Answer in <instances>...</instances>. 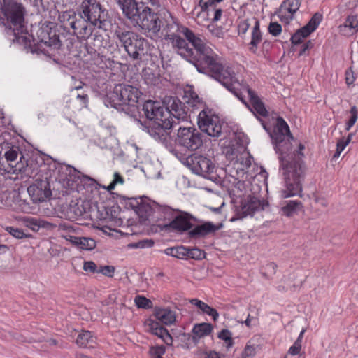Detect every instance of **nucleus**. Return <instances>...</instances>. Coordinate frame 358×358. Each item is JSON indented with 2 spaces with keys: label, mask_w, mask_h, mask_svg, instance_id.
I'll use <instances>...</instances> for the list:
<instances>
[{
  "label": "nucleus",
  "mask_w": 358,
  "mask_h": 358,
  "mask_svg": "<svg viewBox=\"0 0 358 358\" xmlns=\"http://www.w3.org/2000/svg\"><path fill=\"white\" fill-rule=\"evenodd\" d=\"M38 42L37 45L29 47L31 53L37 55L43 54L45 55H49L48 51H47L43 45L48 47L53 48L54 49L59 48L61 42L59 36L57 34L56 31L50 29L48 27L45 28H41L38 33Z\"/></svg>",
  "instance_id": "10"
},
{
  "label": "nucleus",
  "mask_w": 358,
  "mask_h": 358,
  "mask_svg": "<svg viewBox=\"0 0 358 358\" xmlns=\"http://www.w3.org/2000/svg\"><path fill=\"white\" fill-rule=\"evenodd\" d=\"M301 349V343H299V341H296L292 346L289 349V353L292 355H296L299 354Z\"/></svg>",
  "instance_id": "51"
},
{
  "label": "nucleus",
  "mask_w": 358,
  "mask_h": 358,
  "mask_svg": "<svg viewBox=\"0 0 358 358\" xmlns=\"http://www.w3.org/2000/svg\"><path fill=\"white\" fill-rule=\"evenodd\" d=\"M355 80L354 73L352 70V67H350V69L347 70L345 72V81L347 85L352 84Z\"/></svg>",
  "instance_id": "52"
},
{
  "label": "nucleus",
  "mask_w": 358,
  "mask_h": 358,
  "mask_svg": "<svg viewBox=\"0 0 358 358\" xmlns=\"http://www.w3.org/2000/svg\"><path fill=\"white\" fill-rule=\"evenodd\" d=\"M134 301L137 307L141 308H150L152 305L150 299L139 295L135 297Z\"/></svg>",
  "instance_id": "38"
},
{
  "label": "nucleus",
  "mask_w": 358,
  "mask_h": 358,
  "mask_svg": "<svg viewBox=\"0 0 358 358\" xmlns=\"http://www.w3.org/2000/svg\"><path fill=\"white\" fill-rule=\"evenodd\" d=\"M339 31L341 34L346 36H349L353 34L352 31H350L349 27H348L345 24L339 26Z\"/></svg>",
  "instance_id": "54"
},
{
  "label": "nucleus",
  "mask_w": 358,
  "mask_h": 358,
  "mask_svg": "<svg viewBox=\"0 0 358 358\" xmlns=\"http://www.w3.org/2000/svg\"><path fill=\"white\" fill-rule=\"evenodd\" d=\"M18 155L17 148H10L5 152V158L8 162H14L17 159Z\"/></svg>",
  "instance_id": "48"
},
{
  "label": "nucleus",
  "mask_w": 358,
  "mask_h": 358,
  "mask_svg": "<svg viewBox=\"0 0 358 358\" xmlns=\"http://www.w3.org/2000/svg\"><path fill=\"white\" fill-rule=\"evenodd\" d=\"M79 11V14L88 20L90 24L99 29L104 28L109 22L108 10L97 0H83Z\"/></svg>",
  "instance_id": "6"
},
{
  "label": "nucleus",
  "mask_w": 358,
  "mask_h": 358,
  "mask_svg": "<svg viewBox=\"0 0 358 358\" xmlns=\"http://www.w3.org/2000/svg\"><path fill=\"white\" fill-rule=\"evenodd\" d=\"M142 110L150 120L145 126L147 132L170 152H174V141L171 136L173 122L166 119L165 108L159 102L149 100L144 103Z\"/></svg>",
  "instance_id": "3"
},
{
  "label": "nucleus",
  "mask_w": 358,
  "mask_h": 358,
  "mask_svg": "<svg viewBox=\"0 0 358 358\" xmlns=\"http://www.w3.org/2000/svg\"><path fill=\"white\" fill-rule=\"evenodd\" d=\"M157 320L166 325L172 324L176 321L175 313L167 308H159L155 310Z\"/></svg>",
  "instance_id": "28"
},
{
  "label": "nucleus",
  "mask_w": 358,
  "mask_h": 358,
  "mask_svg": "<svg viewBox=\"0 0 358 358\" xmlns=\"http://www.w3.org/2000/svg\"><path fill=\"white\" fill-rule=\"evenodd\" d=\"M246 92L252 106L251 110L255 115L261 117H266L268 111L265 108L264 103L260 100L256 93L252 90L249 87H246Z\"/></svg>",
  "instance_id": "24"
},
{
  "label": "nucleus",
  "mask_w": 358,
  "mask_h": 358,
  "mask_svg": "<svg viewBox=\"0 0 358 358\" xmlns=\"http://www.w3.org/2000/svg\"><path fill=\"white\" fill-rule=\"evenodd\" d=\"M115 185H116L114 182H111L110 184L107 187H106V189L108 192H111L113 189H114Z\"/></svg>",
  "instance_id": "63"
},
{
  "label": "nucleus",
  "mask_w": 358,
  "mask_h": 358,
  "mask_svg": "<svg viewBox=\"0 0 358 358\" xmlns=\"http://www.w3.org/2000/svg\"><path fill=\"white\" fill-rule=\"evenodd\" d=\"M321 20L322 15L318 13H315L306 25L298 29L296 33L292 36V43L295 45L300 44L304 38L308 36L317 29Z\"/></svg>",
  "instance_id": "15"
},
{
  "label": "nucleus",
  "mask_w": 358,
  "mask_h": 358,
  "mask_svg": "<svg viewBox=\"0 0 358 358\" xmlns=\"http://www.w3.org/2000/svg\"><path fill=\"white\" fill-rule=\"evenodd\" d=\"M114 36L133 59H141L145 55L147 41L138 34L119 29Z\"/></svg>",
  "instance_id": "5"
},
{
  "label": "nucleus",
  "mask_w": 358,
  "mask_h": 358,
  "mask_svg": "<svg viewBox=\"0 0 358 358\" xmlns=\"http://www.w3.org/2000/svg\"><path fill=\"white\" fill-rule=\"evenodd\" d=\"M255 24L252 31L251 41L249 44V50L252 53H256L257 50V45L262 41V33L259 29V22L253 18Z\"/></svg>",
  "instance_id": "29"
},
{
  "label": "nucleus",
  "mask_w": 358,
  "mask_h": 358,
  "mask_svg": "<svg viewBox=\"0 0 358 358\" xmlns=\"http://www.w3.org/2000/svg\"><path fill=\"white\" fill-rule=\"evenodd\" d=\"M201 358H220V354L215 351H210L201 355Z\"/></svg>",
  "instance_id": "57"
},
{
  "label": "nucleus",
  "mask_w": 358,
  "mask_h": 358,
  "mask_svg": "<svg viewBox=\"0 0 358 358\" xmlns=\"http://www.w3.org/2000/svg\"><path fill=\"white\" fill-rule=\"evenodd\" d=\"M184 100L192 109H201L202 110L208 108L199 95L192 90L185 92Z\"/></svg>",
  "instance_id": "26"
},
{
  "label": "nucleus",
  "mask_w": 358,
  "mask_h": 358,
  "mask_svg": "<svg viewBox=\"0 0 358 358\" xmlns=\"http://www.w3.org/2000/svg\"><path fill=\"white\" fill-rule=\"evenodd\" d=\"M212 10L214 11L213 22H217L220 20L222 14V10L221 8H215V9H213Z\"/></svg>",
  "instance_id": "58"
},
{
  "label": "nucleus",
  "mask_w": 358,
  "mask_h": 358,
  "mask_svg": "<svg viewBox=\"0 0 358 358\" xmlns=\"http://www.w3.org/2000/svg\"><path fill=\"white\" fill-rule=\"evenodd\" d=\"M350 112L351 116L346 124L345 129L347 131H349L350 129V128L355 124V122L357 120V116H358V110L355 106H354L351 108Z\"/></svg>",
  "instance_id": "42"
},
{
  "label": "nucleus",
  "mask_w": 358,
  "mask_h": 358,
  "mask_svg": "<svg viewBox=\"0 0 358 358\" xmlns=\"http://www.w3.org/2000/svg\"><path fill=\"white\" fill-rule=\"evenodd\" d=\"M190 303L192 305L196 306L197 308H199L203 313H206L210 316H211L214 321H216L219 317V314L217 311L209 306L206 303L197 299H192L189 301Z\"/></svg>",
  "instance_id": "30"
},
{
  "label": "nucleus",
  "mask_w": 358,
  "mask_h": 358,
  "mask_svg": "<svg viewBox=\"0 0 358 358\" xmlns=\"http://www.w3.org/2000/svg\"><path fill=\"white\" fill-rule=\"evenodd\" d=\"M231 336V332L227 329H222L218 334V338L225 342L227 348L232 347L234 344Z\"/></svg>",
  "instance_id": "37"
},
{
  "label": "nucleus",
  "mask_w": 358,
  "mask_h": 358,
  "mask_svg": "<svg viewBox=\"0 0 358 358\" xmlns=\"http://www.w3.org/2000/svg\"><path fill=\"white\" fill-rule=\"evenodd\" d=\"M83 270L92 273H98L99 267L92 261L85 262L83 264Z\"/></svg>",
  "instance_id": "46"
},
{
  "label": "nucleus",
  "mask_w": 358,
  "mask_h": 358,
  "mask_svg": "<svg viewBox=\"0 0 358 358\" xmlns=\"http://www.w3.org/2000/svg\"><path fill=\"white\" fill-rule=\"evenodd\" d=\"M215 4L213 0H200L199 3L201 12H209L215 9Z\"/></svg>",
  "instance_id": "41"
},
{
  "label": "nucleus",
  "mask_w": 358,
  "mask_h": 358,
  "mask_svg": "<svg viewBox=\"0 0 358 358\" xmlns=\"http://www.w3.org/2000/svg\"><path fill=\"white\" fill-rule=\"evenodd\" d=\"M250 26V23L249 22V20H245L240 23L238 27H239L240 31H241L242 33L244 34L248 31Z\"/></svg>",
  "instance_id": "56"
},
{
  "label": "nucleus",
  "mask_w": 358,
  "mask_h": 358,
  "mask_svg": "<svg viewBox=\"0 0 358 358\" xmlns=\"http://www.w3.org/2000/svg\"><path fill=\"white\" fill-rule=\"evenodd\" d=\"M154 245V241L152 239H143L139 241L137 243H133L131 245L133 248H151Z\"/></svg>",
  "instance_id": "45"
},
{
  "label": "nucleus",
  "mask_w": 358,
  "mask_h": 358,
  "mask_svg": "<svg viewBox=\"0 0 358 358\" xmlns=\"http://www.w3.org/2000/svg\"><path fill=\"white\" fill-rule=\"evenodd\" d=\"M77 98L78 99H80L85 104L87 103V102L88 101V96L86 94H78L77 95Z\"/></svg>",
  "instance_id": "61"
},
{
  "label": "nucleus",
  "mask_w": 358,
  "mask_h": 358,
  "mask_svg": "<svg viewBox=\"0 0 358 358\" xmlns=\"http://www.w3.org/2000/svg\"><path fill=\"white\" fill-rule=\"evenodd\" d=\"M344 24H346L348 27H349L350 30L352 31L353 34L356 33L358 31V20L357 18V16H348L345 20Z\"/></svg>",
  "instance_id": "39"
},
{
  "label": "nucleus",
  "mask_w": 358,
  "mask_h": 358,
  "mask_svg": "<svg viewBox=\"0 0 358 358\" xmlns=\"http://www.w3.org/2000/svg\"><path fill=\"white\" fill-rule=\"evenodd\" d=\"M146 325L148 328V331L156 335L167 345H171L173 338L169 331L163 327L158 322L152 320H148L146 322Z\"/></svg>",
  "instance_id": "22"
},
{
  "label": "nucleus",
  "mask_w": 358,
  "mask_h": 358,
  "mask_svg": "<svg viewBox=\"0 0 358 358\" xmlns=\"http://www.w3.org/2000/svg\"><path fill=\"white\" fill-rule=\"evenodd\" d=\"M253 317H251L250 315H248L247 319L244 322H241L242 324H245L247 327H250L251 320L253 319Z\"/></svg>",
  "instance_id": "62"
},
{
  "label": "nucleus",
  "mask_w": 358,
  "mask_h": 358,
  "mask_svg": "<svg viewBox=\"0 0 358 358\" xmlns=\"http://www.w3.org/2000/svg\"><path fill=\"white\" fill-rule=\"evenodd\" d=\"M222 227V224L215 225L210 222H206L202 224L197 225L193 229L189 231L190 238H198L203 237L208 234L215 233Z\"/></svg>",
  "instance_id": "21"
},
{
  "label": "nucleus",
  "mask_w": 358,
  "mask_h": 358,
  "mask_svg": "<svg viewBox=\"0 0 358 358\" xmlns=\"http://www.w3.org/2000/svg\"><path fill=\"white\" fill-rule=\"evenodd\" d=\"M188 253L187 258H192L196 260H201L205 258L206 253L203 250L197 248H187Z\"/></svg>",
  "instance_id": "36"
},
{
  "label": "nucleus",
  "mask_w": 358,
  "mask_h": 358,
  "mask_svg": "<svg viewBox=\"0 0 358 358\" xmlns=\"http://www.w3.org/2000/svg\"><path fill=\"white\" fill-rule=\"evenodd\" d=\"M77 14L73 10H69L62 12L59 14L58 20L63 27L72 28L75 19L77 18Z\"/></svg>",
  "instance_id": "31"
},
{
  "label": "nucleus",
  "mask_w": 358,
  "mask_h": 358,
  "mask_svg": "<svg viewBox=\"0 0 358 358\" xmlns=\"http://www.w3.org/2000/svg\"><path fill=\"white\" fill-rule=\"evenodd\" d=\"M141 3L138 6L123 13L124 16L136 28L143 33H150L157 35L162 29V21L159 13H155L151 8Z\"/></svg>",
  "instance_id": "4"
},
{
  "label": "nucleus",
  "mask_w": 358,
  "mask_h": 358,
  "mask_svg": "<svg viewBox=\"0 0 358 358\" xmlns=\"http://www.w3.org/2000/svg\"><path fill=\"white\" fill-rule=\"evenodd\" d=\"M275 149L280 154V166L284 169L285 189L280 191V197H288L299 195L301 196L302 181L304 178L305 166L299 160H292L289 152L292 144L289 140L294 138L289 127L284 119L278 117L273 131L270 134Z\"/></svg>",
  "instance_id": "2"
},
{
  "label": "nucleus",
  "mask_w": 358,
  "mask_h": 358,
  "mask_svg": "<svg viewBox=\"0 0 358 358\" xmlns=\"http://www.w3.org/2000/svg\"><path fill=\"white\" fill-rule=\"evenodd\" d=\"M260 201L257 198L252 197L248 202L241 205V209L237 212L236 217H233L231 220L234 221L243 218L247 215H252L260 208Z\"/></svg>",
  "instance_id": "23"
},
{
  "label": "nucleus",
  "mask_w": 358,
  "mask_h": 358,
  "mask_svg": "<svg viewBox=\"0 0 358 358\" xmlns=\"http://www.w3.org/2000/svg\"><path fill=\"white\" fill-rule=\"evenodd\" d=\"M302 208V203L299 201H289L287 204L282 207L281 210L284 215L287 217L292 216L299 209Z\"/></svg>",
  "instance_id": "33"
},
{
  "label": "nucleus",
  "mask_w": 358,
  "mask_h": 358,
  "mask_svg": "<svg viewBox=\"0 0 358 358\" xmlns=\"http://www.w3.org/2000/svg\"><path fill=\"white\" fill-rule=\"evenodd\" d=\"M115 267L113 266H101L99 267L98 273H102L105 276L112 278L115 273Z\"/></svg>",
  "instance_id": "44"
},
{
  "label": "nucleus",
  "mask_w": 358,
  "mask_h": 358,
  "mask_svg": "<svg viewBox=\"0 0 358 358\" xmlns=\"http://www.w3.org/2000/svg\"><path fill=\"white\" fill-rule=\"evenodd\" d=\"M6 231L11 234L13 237L17 238H23L27 237V235L25 234L22 229L18 228L7 227H6Z\"/></svg>",
  "instance_id": "43"
},
{
  "label": "nucleus",
  "mask_w": 358,
  "mask_h": 358,
  "mask_svg": "<svg viewBox=\"0 0 358 358\" xmlns=\"http://www.w3.org/2000/svg\"><path fill=\"white\" fill-rule=\"evenodd\" d=\"M180 32L194 46V51L189 48L185 39L176 34L164 35V38L170 41L173 46L178 49V53L193 64L199 73L206 74L219 81L239 97V94L234 87L236 83L235 74L230 68L224 66L221 57L192 30L182 27Z\"/></svg>",
  "instance_id": "1"
},
{
  "label": "nucleus",
  "mask_w": 358,
  "mask_h": 358,
  "mask_svg": "<svg viewBox=\"0 0 358 358\" xmlns=\"http://www.w3.org/2000/svg\"><path fill=\"white\" fill-rule=\"evenodd\" d=\"M213 331V326L210 323L202 322L196 324L192 329L193 336H188V339H192L194 344H196L199 339L206 336H208Z\"/></svg>",
  "instance_id": "25"
},
{
  "label": "nucleus",
  "mask_w": 358,
  "mask_h": 358,
  "mask_svg": "<svg viewBox=\"0 0 358 358\" xmlns=\"http://www.w3.org/2000/svg\"><path fill=\"white\" fill-rule=\"evenodd\" d=\"M94 343V339L89 331H83L78 334L76 339L77 345L81 348H92Z\"/></svg>",
  "instance_id": "32"
},
{
  "label": "nucleus",
  "mask_w": 358,
  "mask_h": 358,
  "mask_svg": "<svg viewBox=\"0 0 358 358\" xmlns=\"http://www.w3.org/2000/svg\"><path fill=\"white\" fill-rule=\"evenodd\" d=\"M300 5V0H285L278 10V17L281 22L289 24Z\"/></svg>",
  "instance_id": "19"
},
{
  "label": "nucleus",
  "mask_w": 358,
  "mask_h": 358,
  "mask_svg": "<svg viewBox=\"0 0 358 358\" xmlns=\"http://www.w3.org/2000/svg\"><path fill=\"white\" fill-rule=\"evenodd\" d=\"M193 217L187 213H180L176 215L169 224H164L163 229L166 230H176L178 231H185L192 227L191 220Z\"/></svg>",
  "instance_id": "18"
},
{
  "label": "nucleus",
  "mask_w": 358,
  "mask_h": 358,
  "mask_svg": "<svg viewBox=\"0 0 358 358\" xmlns=\"http://www.w3.org/2000/svg\"><path fill=\"white\" fill-rule=\"evenodd\" d=\"M159 210L165 215H167V218L168 219H170L171 217H172L173 216V214L176 213V212H178V210H175V209H173L171 208V207L169 206H159Z\"/></svg>",
  "instance_id": "50"
},
{
  "label": "nucleus",
  "mask_w": 358,
  "mask_h": 358,
  "mask_svg": "<svg viewBox=\"0 0 358 358\" xmlns=\"http://www.w3.org/2000/svg\"><path fill=\"white\" fill-rule=\"evenodd\" d=\"M176 141L189 150H196L203 144L202 134L195 128L180 127Z\"/></svg>",
  "instance_id": "11"
},
{
  "label": "nucleus",
  "mask_w": 358,
  "mask_h": 358,
  "mask_svg": "<svg viewBox=\"0 0 358 358\" xmlns=\"http://www.w3.org/2000/svg\"><path fill=\"white\" fill-rule=\"evenodd\" d=\"M4 4L3 13L6 18V24L15 36L24 33V8L21 3L10 1L6 4V0H2Z\"/></svg>",
  "instance_id": "8"
},
{
  "label": "nucleus",
  "mask_w": 358,
  "mask_h": 358,
  "mask_svg": "<svg viewBox=\"0 0 358 358\" xmlns=\"http://www.w3.org/2000/svg\"><path fill=\"white\" fill-rule=\"evenodd\" d=\"M352 136H353V134L352 133L349 134V135L348 136L347 139L345 141H343V143L345 145H347L350 142Z\"/></svg>",
  "instance_id": "64"
},
{
  "label": "nucleus",
  "mask_w": 358,
  "mask_h": 358,
  "mask_svg": "<svg viewBox=\"0 0 358 358\" xmlns=\"http://www.w3.org/2000/svg\"><path fill=\"white\" fill-rule=\"evenodd\" d=\"M65 239L71 242L73 245L78 247V243L81 237H77L71 235H66L64 236Z\"/></svg>",
  "instance_id": "55"
},
{
  "label": "nucleus",
  "mask_w": 358,
  "mask_h": 358,
  "mask_svg": "<svg viewBox=\"0 0 358 358\" xmlns=\"http://www.w3.org/2000/svg\"><path fill=\"white\" fill-rule=\"evenodd\" d=\"M117 3L122 11V13L138 6L141 3H150L152 6L159 8L160 3L159 0H117Z\"/></svg>",
  "instance_id": "27"
},
{
  "label": "nucleus",
  "mask_w": 358,
  "mask_h": 358,
  "mask_svg": "<svg viewBox=\"0 0 358 358\" xmlns=\"http://www.w3.org/2000/svg\"><path fill=\"white\" fill-rule=\"evenodd\" d=\"M223 124L220 117L209 108L201 110L198 115L199 128L211 137L218 138L221 136Z\"/></svg>",
  "instance_id": "9"
},
{
  "label": "nucleus",
  "mask_w": 358,
  "mask_h": 358,
  "mask_svg": "<svg viewBox=\"0 0 358 358\" xmlns=\"http://www.w3.org/2000/svg\"><path fill=\"white\" fill-rule=\"evenodd\" d=\"M252 157L250 153L244 151L232 161V169L238 178L247 179L248 173L252 166Z\"/></svg>",
  "instance_id": "14"
},
{
  "label": "nucleus",
  "mask_w": 358,
  "mask_h": 358,
  "mask_svg": "<svg viewBox=\"0 0 358 358\" xmlns=\"http://www.w3.org/2000/svg\"><path fill=\"white\" fill-rule=\"evenodd\" d=\"M276 268L277 265L274 262H269L265 266V269L268 271H270L271 274L275 273Z\"/></svg>",
  "instance_id": "59"
},
{
  "label": "nucleus",
  "mask_w": 358,
  "mask_h": 358,
  "mask_svg": "<svg viewBox=\"0 0 358 358\" xmlns=\"http://www.w3.org/2000/svg\"><path fill=\"white\" fill-rule=\"evenodd\" d=\"M268 31L274 36H278L282 31V27L278 22H271L268 26Z\"/></svg>",
  "instance_id": "47"
},
{
  "label": "nucleus",
  "mask_w": 358,
  "mask_h": 358,
  "mask_svg": "<svg viewBox=\"0 0 358 358\" xmlns=\"http://www.w3.org/2000/svg\"><path fill=\"white\" fill-rule=\"evenodd\" d=\"M166 119L174 124H178L181 121H187L189 115V109L177 97H171L166 103L165 108Z\"/></svg>",
  "instance_id": "12"
},
{
  "label": "nucleus",
  "mask_w": 358,
  "mask_h": 358,
  "mask_svg": "<svg viewBox=\"0 0 358 358\" xmlns=\"http://www.w3.org/2000/svg\"><path fill=\"white\" fill-rule=\"evenodd\" d=\"M96 247V242L94 239L86 237H81L78 243V248L83 250H92Z\"/></svg>",
  "instance_id": "35"
},
{
  "label": "nucleus",
  "mask_w": 358,
  "mask_h": 358,
  "mask_svg": "<svg viewBox=\"0 0 358 358\" xmlns=\"http://www.w3.org/2000/svg\"><path fill=\"white\" fill-rule=\"evenodd\" d=\"M27 192L34 203L43 202L52 196L50 185L47 179L36 180L27 188Z\"/></svg>",
  "instance_id": "13"
},
{
  "label": "nucleus",
  "mask_w": 358,
  "mask_h": 358,
  "mask_svg": "<svg viewBox=\"0 0 358 358\" xmlns=\"http://www.w3.org/2000/svg\"><path fill=\"white\" fill-rule=\"evenodd\" d=\"M255 354V348L253 345H247L242 352V358H252Z\"/></svg>",
  "instance_id": "49"
},
{
  "label": "nucleus",
  "mask_w": 358,
  "mask_h": 358,
  "mask_svg": "<svg viewBox=\"0 0 358 358\" xmlns=\"http://www.w3.org/2000/svg\"><path fill=\"white\" fill-rule=\"evenodd\" d=\"M78 38L86 40L93 32V25L83 15L78 14L71 28Z\"/></svg>",
  "instance_id": "17"
},
{
  "label": "nucleus",
  "mask_w": 358,
  "mask_h": 358,
  "mask_svg": "<svg viewBox=\"0 0 358 358\" xmlns=\"http://www.w3.org/2000/svg\"><path fill=\"white\" fill-rule=\"evenodd\" d=\"M140 94L137 87L129 85L119 84L115 86L108 97L111 107L120 110L122 106H136Z\"/></svg>",
  "instance_id": "7"
},
{
  "label": "nucleus",
  "mask_w": 358,
  "mask_h": 358,
  "mask_svg": "<svg viewBox=\"0 0 358 358\" xmlns=\"http://www.w3.org/2000/svg\"><path fill=\"white\" fill-rule=\"evenodd\" d=\"M188 163H191V169L197 175L206 176L213 173L214 165L208 158L202 155H196L188 158Z\"/></svg>",
  "instance_id": "16"
},
{
  "label": "nucleus",
  "mask_w": 358,
  "mask_h": 358,
  "mask_svg": "<svg viewBox=\"0 0 358 358\" xmlns=\"http://www.w3.org/2000/svg\"><path fill=\"white\" fill-rule=\"evenodd\" d=\"M162 21V31L167 34H176V32L181 31L179 24L169 10L163 9L159 12Z\"/></svg>",
  "instance_id": "20"
},
{
  "label": "nucleus",
  "mask_w": 358,
  "mask_h": 358,
  "mask_svg": "<svg viewBox=\"0 0 358 358\" xmlns=\"http://www.w3.org/2000/svg\"><path fill=\"white\" fill-rule=\"evenodd\" d=\"M112 182H114L115 185H117L118 183L119 184H123L124 183V178L118 173H115L114 178H113V180Z\"/></svg>",
  "instance_id": "60"
},
{
  "label": "nucleus",
  "mask_w": 358,
  "mask_h": 358,
  "mask_svg": "<svg viewBox=\"0 0 358 358\" xmlns=\"http://www.w3.org/2000/svg\"><path fill=\"white\" fill-rule=\"evenodd\" d=\"M165 252L168 255H171L178 259H187V255L188 253L187 248L184 246H178L173 248H167Z\"/></svg>",
  "instance_id": "34"
},
{
  "label": "nucleus",
  "mask_w": 358,
  "mask_h": 358,
  "mask_svg": "<svg viewBox=\"0 0 358 358\" xmlns=\"http://www.w3.org/2000/svg\"><path fill=\"white\" fill-rule=\"evenodd\" d=\"M151 358H162L165 353V348L163 345L151 347L149 350Z\"/></svg>",
  "instance_id": "40"
},
{
  "label": "nucleus",
  "mask_w": 358,
  "mask_h": 358,
  "mask_svg": "<svg viewBox=\"0 0 358 358\" xmlns=\"http://www.w3.org/2000/svg\"><path fill=\"white\" fill-rule=\"evenodd\" d=\"M346 145L343 143V141L341 140L337 143L336 150L334 155V158L338 157L341 152L344 150Z\"/></svg>",
  "instance_id": "53"
}]
</instances>
